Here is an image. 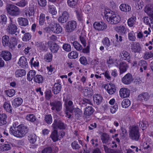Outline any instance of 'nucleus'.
Here are the masks:
<instances>
[{"label":"nucleus","instance_id":"f257e3e1","mask_svg":"<svg viewBox=\"0 0 153 153\" xmlns=\"http://www.w3.org/2000/svg\"><path fill=\"white\" fill-rule=\"evenodd\" d=\"M104 13L107 21L111 24H117L120 21L121 18L120 16L108 9L105 10Z\"/></svg>","mask_w":153,"mask_h":153},{"label":"nucleus","instance_id":"f03ea898","mask_svg":"<svg viewBox=\"0 0 153 153\" xmlns=\"http://www.w3.org/2000/svg\"><path fill=\"white\" fill-rule=\"evenodd\" d=\"M140 134L138 126H133L129 132V137L132 141H138L140 139Z\"/></svg>","mask_w":153,"mask_h":153},{"label":"nucleus","instance_id":"7ed1b4c3","mask_svg":"<svg viewBox=\"0 0 153 153\" xmlns=\"http://www.w3.org/2000/svg\"><path fill=\"white\" fill-rule=\"evenodd\" d=\"M15 136L22 138L25 136L28 131V128L26 126L23 125H20L16 127Z\"/></svg>","mask_w":153,"mask_h":153},{"label":"nucleus","instance_id":"20e7f679","mask_svg":"<svg viewBox=\"0 0 153 153\" xmlns=\"http://www.w3.org/2000/svg\"><path fill=\"white\" fill-rule=\"evenodd\" d=\"M6 9L7 13L11 16H16L19 15L20 13L19 9L14 4H7Z\"/></svg>","mask_w":153,"mask_h":153},{"label":"nucleus","instance_id":"39448f33","mask_svg":"<svg viewBox=\"0 0 153 153\" xmlns=\"http://www.w3.org/2000/svg\"><path fill=\"white\" fill-rule=\"evenodd\" d=\"M10 22L8 25L6 29L7 31L10 34L16 35H17V30L18 29L17 26L14 24L12 21V19H10Z\"/></svg>","mask_w":153,"mask_h":153},{"label":"nucleus","instance_id":"423d86ee","mask_svg":"<svg viewBox=\"0 0 153 153\" xmlns=\"http://www.w3.org/2000/svg\"><path fill=\"white\" fill-rule=\"evenodd\" d=\"M77 26V23L74 20L69 21L65 26L66 32L68 33L71 32L74 30Z\"/></svg>","mask_w":153,"mask_h":153},{"label":"nucleus","instance_id":"0eeeda50","mask_svg":"<svg viewBox=\"0 0 153 153\" xmlns=\"http://www.w3.org/2000/svg\"><path fill=\"white\" fill-rule=\"evenodd\" d=\"M50 105L51 107V109L52 110H55L57 112H59L62 109V103L60 101H56L50 102Z\"/></svg>","mask_w":153,"mask_h":153},{"label":"nucleus","instance_id":"6e6552de","mask_svg":"<svg viewBox=\"0 0 153 153\" xmlns=\"http://www.w3.org/2000/svg\"><path fill=\"white\" fill-rule=\"evenodd\" d=\"M51 30L56 33H59L62 31V28L59 23H52L50 24Z\"/></svg>","mask_w":153,"mask_h":153},{"label":"nucleus","instance_id":"1a4fd4ad","mask_svg":"<svg viewBox=\"0 0 153 153\" xmlns=\"http://www.w3.org/2000/svg\"><path fill=\"white\" fill-rule=\"evenodd\" d=\"M133 76L129 73L126 74L122 79V82L124 84L128 85L131 84L133 81Z\"/></svg>","mask_w":153,"mask_h":153},{"label":"nucleus","instance_id":"9d476101","mask_svg":"<svg viewBox=\"0 0 153 153\" xmlns=\"http://www.w3.org/2000/svg\"><path fill=\"white\" fill-rule=\"evenodd\" d=\"M94 28L98 30H103L107 27L106 24L103 22H95L93 24Z\"/></svg>","mask_w":153,"mask_h":153},{"label":"nucleus","instance_id":"9b49d317","mask_svg":"<svg viewBox=\"0 0 153 153\" xmlns=\"http://www.w3.org/2000/svg\"><path fill=\"white\" fill-rule=\"evenodd\" d=\"M53 126L54 129L58 128L61 129H64L65 128L64 123L59 120H55Z\"/></svg>","mask_w":153,"mask_h":153},{"label":"nucleus","instance_id":"f8f14e48","mask_svg":"<svg viewBox=\"0 0 153 153\" xmlns=\"http://www.w3.org/2000/svg\"><path fill=\"white\" fill-rule=\"evenodd\" d=\"M130 47L132 51L134 53H139L141 51L140 45L138 42H132Z\"/></svg>","mask_w":153,"mask_h":153},{"label":"nucleus","instance_id":"ddd939ff","mask_svg":"<svg viewBox=\"0 0 153 153\" xmlns=\"http://www.w3.org/2000/svg\"><path fill=\"white\" fill-rule=\"evenodd\" d=\"M102 43L107 50L110 51L113 50V47H110L111 43L108 37H105L103 39Z\"/></svg>","mask_w":153,"mask_h":153},{"label":"nucleus","instance_id":"4468645a","mask_svg":"<svg viewBox=\"0 0 153 153\" xmlns=\"http://www.w3.org/2000/svg\"><path fill=\"white\" fill-rule=\"evenodd\" d=\"M94 111V109L91 106H89L85 107L84 113L85 118H89L90 116L93 114Z\"/></svg>","mask_w":153,"mask_h":153},{"label":"nucleus","instance_id":"2eb2a0df","mask_svg":"<svg viewBox=\"0 0 153 153\" xmlns=\"http://www.w3.org/2000/svg\"><path fill=\"white\" fill-rule=\"evenodd\" d=\"M18 63L21 67L24 69L28 67L27 59L24 56H22L20 58Z\"/></svg>","mask_w":153,"mask_h":153},{"label":"nucleus","instance_id":"dca6fc26","mask_svg":"<svg viewBox=\"0 0 153 153\" xmlns=\"http://www.w3.org/2000/svg\"><path fill=\"white\" fill-rule=\"evenodd\" d=\"M118 67L120 70L119 74L120 75L126 71L128 66L126 62H122L120 63Z\"/></svg>","mask_w":153,"mask_h":153},{"label":"nucleus","instance_id":"f3484780","mask_svg":"<svg viewBox=\"0 0 153 153\" xmlns=\"http://www.w3.org/2000/svg\"><path fill=\"white\" fill-rule=\"evenodd\" d=\"M120 57L124 60H126L128 62L130 61L131 56L130 53L127 51L123 50L120 52Z\"/></svg>","mask_w":153,"mask_h":153},{"label":"nucleus","instance_id":"a211bd4d","mask_svg":"<svg viewBox=\"0 0 153 153\" xmlns=\"http://www.w3.org/2000/svg\"><path fill=\"white\" fill-rule=\"evenodd\" d=\"M119 93L120 97L122 98L127 97L130 95L129 90L126 88H121Z\"/></svg>","mask_w":153,"mask_h":153},{"label":"nucleus","instance_id":"6ab92c4d","mask_svg":"<svg viewBox=\"0 0 153 153\" xmlns=\"http://www.w3.org/2000/svg\"><path fill=\"white\" fill-rule=\"evenodd\" d=\"M61 88V84L58 83H55L52 87V91L54 94L57 95L60 93Z\"/></svg>","mask_w":153,"mask_h":153},{"label":"nucleus","instance_id":"aec40b11","mask_svg":"<svg viewBox=\"0 0 153 153\" xmlns=\"http://www.w3.org/2000/svg\"><path fill=\"white\" fill-rule=\"evenodd\" d=\"M93 100L94 103L99 105L102 102L103 97L100 94H94L93 96Z\"/></svg>","mask_w":153,"mask_h":153},{"label":"nucleus","instance_id":"412c9836","mask_svg":"<svg viewBox=\"0 0 153 153\" xmlns=\"http://www.w3.org/2000/svg\"><path fill=\"white\" fill-rule=\"evenodd\" d=\"M69 15L68 13L66 11L63 12L62 16H59L58 19L59 22L62 23L66 22L68 20Z\"/></svg>","mask_w":153,"mask_h":153},{"label":"nucleus","instance_id":"4be33fe9","mask_svg":"<svg viewBox=\"0 0 153 153\" xmlns=\"http://www.w3.org/2000/svg\"><path fill=\"white\" fill-rule=\"evenodd\" d=\"M150 97L148 93L144 92L139 95L138 98L141 101H146L149 99Z\"/></svg>","mask_w":153,"mask_h":153},{"label":"nucleus","instance_id":"5701e85b","mask_svg":"<svg viewBox=\"0 0 153 153\" xmlns=\"http://www.w3.org/2000/svg\"><path fill=\"white\" fill-rule=\"evenodd\" d=\"M0 55L6 61L9 60L12 58L11 53L7 51H2L1 52Z\"/></svg>","mask_w":153,"mask_h":153},{"label":"nucleus","instance_id":"b1692460","mask_svg":"<svg viewBox=\"0 0 153 153\" xmlns=\"http://www.w3.org/2000/svg\"><path fill=\"white\" fill-rule=\"evenodd\" d=\"M23 102L22 99L20 97L15 98L12 101V105L13 108H16L21 105Z\"/></svg>","mask_w":153,"mask_h":153},{"label":"nucleus","instance_id":"393cba45","mask_svg":"<svg viewBox=\"0 0 153 153\" xmlns=\"http://www.w3.org/2000/svg\"><path fill=\"white\" fill-rule=\"evenodd\" d=\"M101 139L103 143L107 144L111 141V139L107 133H103L101 136Z\"/></svg>","mask_w":153,"mask_h":153},{"label":"nucleus","instance_id":"a878e982","mask_svg":"<svg viewBox=\"0 0 153 153\" xmlns=\"http://www.w3.org/2000/svg\"><path fill=\"white\" fill-rule=\"evenodd\" d=\"M72 148L74 149H79L82 146V142L80 140H78V142L76 141L73 142L71 144Z\"/></svg>","mask_w":153,"mask_h":153},{"label":"nucleus","instance_id":"bb28decb","mask_svg":"<svg viewBox=\"0 0 153 153\" xmlns=\"http://www.w3.org/2000/svg\"><path fill=\"white\" fill-rule=\"evenodd\" d=\"M16 38L15 37H12L10 39V41L8 45L9 47L12 50H13L17 44Z\"/></svg>","mask_w":153,"mask_h":153},{"label":"nucleus","instance_id":"cd10ccee","mask_svg":"<svg viewBox=\"0 0 153 153\" xmlns=\"http://www.w3.org/2000/svg\"><path fill=\"white\" fill-rule=\"evenodd\" d=\"M4 109L7 112L12 113V107L11 106L9 101L5 102L3 105Z\"/></svg>","mask_w":153,"mask_h":153},{"label":"nucleus","instance_id":"c85d7f7f","mask_svg":"<svg viewBox=\"0 0 153 153\" xmlns=\"http://www.w3.org/2000/svg\"><path fill=\"white\" fill-rule=\"evenodd\" d=\"M107 90L109 94H113L116 91L115 86L112 83H109L108 85Z\"/></svg>","mask_w":153,"mask_h":153},{"label":"nucleus","instance_id":"c756f323","mask_svg":"<svg viewBox=\"0 0 153 153\" xmlns=\"http://www.w3.org/2000/svg\"><path fill=\"white\" fill-rule=\"evenodd\" d=\"M116 31L120 35L125 34L126 33V28L123 25L117 26L115 29Z\"/></svg>","mask_w":153,"mask_h":153},{"label":"nucleus","instance_id":"7c9ffc66","mask_svg":"<svg viewBox=\"0 0 153 153\" xmlns=\"http://www.w3.org/2000/svg\"><path fill=\"white\" fill-rule=\"evenodd\" d=\"M144 11L148 16L153 13V4L147 5L145 8Z\"/></svg>","mask_w":153,"mask_h":153},{"label":"nucleus","instance_id":"2f4dec72","mask_svg":"<svg viewBox=\"0 0 153 153\" xmlns=\"http://www.w3.org/2000/svg\"><path fill=\"white\" fill-rule=\"evenodd\" d=\"M7 21V18L6 16L4 15L0 16V28H3L4 25L6 24Z\"/></svg>","mask_w":153,"mask_h":153},{"label":"nucleus","instance_id":"473e14b6","mask_svg":"<svg viewBox=\"0 0 153 153\" xmlns=\"http://www.w3.org/2000/svg\"><path fill=\"white\" fill-rule=\"evenodd\" d=\"M18 21L20 25L26 26L28 25V20L25 18L20 17L18 19Z\"/></svg>","mask_w":153,"mask_h":153},{"label":"nucleus","instance_id":"72a5a7b5","mask_svg":"<svg viewBox=\"0 0 153 153\" xmlns=\"http://www.w3.org/2000/svg\"><path fill=\"white\" fill-rule=\"evenodd\" d=\"M50 49L51 51L53 53H57L59 50V46L56 43L51 44L50 45Z\"/></svg>","mask_w":153,"mask_h":153},{"label":"nucleus","instance_id":"f704fd0d","mask_svg":"<svg viewBox=\"0 0 153 153\" xmlns=\"http://www.w3.org/2000/svg\"><path fill=\"white\" fill-rule=\"evenodd\" d=\"M59 136L58 135L57 131L54 130L51 133V137L54 142L57 141L59 139Z\"/></svg>","mask_w":153,"mask_h":153},{"label":"nucleus","instance_id":"c9c22d12","mask_svg":"<svg viewBox=\"0 0 153 153\" xmlns=\"http://www.w3.org/2000/svg\"><path fill=\"white\" fill-rule=\"evenodd\" d=\"M120 9L122 11L126 12H129L131 10V7L127 4H122L120 6Z\"/></svg>","mask_w":153,"mask_h":153},{"label":"nucleus","instance_id":"e433bc0d","mask_svg":"<svg viewBox=\"0 0 153 153\" xmlns=\"http://www.w3.org/2000/svg\"><path fill=\"white\" fill-rule=\"evenodd\" d=\"M33 81L36 83H42L43 82L44 78L41 75L37 74L34 77Z\"/></svg>","mask_w":153,"mask_h":153},{"label":"nucleus","instance_id":"4c0bfd02","mask_svg":"<svg viewBox=\"0 0 153 153\" xmlns=\"http://www.w3.org/2000/svg\"><path fill=\"white\" fill-rule=\"evenodd\" d=\"M28 139L30 143L33 144L36 141L37 137L34 134H29L28 137Z\"/></svg>","mask_w":153,"mask_h":153},{"label":"nucleus","instance_id":"58836bf2","mask_svg":"<svg viewBox=\"0 0 153 153\" xmlns=\"http://www.w3.org/2000/svg\"><path fill=\"white\" fill-rule=\"evenodd\" d=\"M7 115L5 114H0V126L5 124L7 123Z\"/></svg>","mask_w":153,"mask_h":153},{"label":"nucleus","instance_id":"ea45409f","mask_svg":"<svg viewBox=\"0 0 153 153\" xmlns=\"http://www.w3.org/2000/svg\"><path fill=\"white\" fill-rule=\"evenodd\" d=\"M36 74L35 71L34 70H31L27 74V79L29 81H30L34 78Z\"/></svg>","mask_w":153,"mask_h":153},{"label":"nucleus","instance_id":"a19ab883","mask_svg":"<svg viewBox=\"0 0 153 153\" xmlns=\"http://www.w3.org/2000/svg\"><path fill=\"white\" fill-rule=\"evenodd\" d=\"M66 108L68 111H69L71 113L72 112L74 108L73 102L69 100L68 101V103L66 105Z\"/></svg>","mask_w":153,"mask_h":153},{"label":"nucleus","instance_id":"79ce46f5","mask_svg":"<svg viewBox=\"0 0 153 153\" xmlns=\"http://www.w3.org/2000/svg\"><path fill=\"white\" fill-rule=\"evenodd\" d=\"M15 74L16 77H18L25 75L26 74V72L24 69H18L16 71Z\"/></svg>","mask_w":153,"mask_h":153},{"label":"nucleus","instance_id":"37998d69","mask_svg":"<svg viewBox=\"0 0 153 153\" xmlns=\"http://www.w3.org/2000/svg\"><path fill=\"white\" fill-rule=\"evenodd\" d=\"M136 18L133 16L129 19L128 20V25L130 27H133L136 22Z\"/></svg>","mask_w":153,"mask_h":153},{"label":"nucleus","instance_id":"c03bdc74","mask_svg":"<svg viewBox=\"0 0 153 153\" xmlns=\"http://www.w3.org/2000/svg\"><path fill=\"white\" fill-rule=\"evenodd\" d=\"M9 37L7 35L3 36L2 38V43L3 46H7L9 45L10 42Z\"/></svg>","mask_w":153,"mask_h":153},{"label":"nucleus","instance_id":"a18cd8bd","mask_svg":"<svg viewBox=\"0 0 153 153\" xmlns=\"http://www.w3.org/2000/svg\"><path fill=\"white\" fill-rule=\"evenodd\" d=\"M52 53H47L44 56V60L47 62H50L52 60Z\"/></svg>","mask_w":153,"mask_h":153},{"label":"nucleus","instance_id":"49530a36","mask_svg":"<svg viewBox=\"0 0 153 153\" xmlns=\"http://www.w3.org/2000/svg\"><path fill=\"white\" fill-rule=\"evenodd\" d=\"M78 0H68V5L71 8H74L77 4Z\"/></svg>","mask_w":153,"mask_h":153},{"label":"nucleus","instance_id":"de8ad7c7","mask_svg":"<svg viewBox=\"0 0 153 153\" xmlns=\"http://www.w3.org/2000/svg\"><path fill=\"white\" fill-rule=\"evenodd\" d=\"M48 9L49 12L51 13L53 16L55 15L57 13L55 7L53 5H48Z\"/></svg>","mask_w":153,"mask_h":153},{"label":"nucleus","instance_id":"09e8293b","mask_svg":"<svg viewBox=\"0 0 153 153\" xmlns=\"http://www.w3.org/2000/svg\"><path fill=\"white\" fill-rule=\"evenodd\" d=\"M78 53L76 51H72L68 54V56L71 59H75L78 57Z\"/></svg>","mask_w":153,"mask_h":153},{"label":"nucleus","instance_id":"8fccbe9b","mask_svg":"<svg viewBox=\"0 0 153 153\" xmlns=\"http://www.w3.org/2000/svg\"><path fill=\"white\" fill-rule=\"evenodd\" d=\"M121 104L123 108H126L130 105V102L128 99H126L123 100Z\"/></svg>","mask_w":153,"mask_h":153},{"label":"nucleus","instance_id":"3c124183","mask_svg":"<svg viewBox=\"0 0 153 153\" xmlns=\"http://www.w3.org/2000/svg\"><path fill=\"white\" fill-rule=\"evenodd\" d=\"M139 126L140 127L142 128L143 130L145 129L148 126V122L145 120L140 121L139 123Z\"/></svg>","mask_w":153,"mask_h":153},{"label":"nucleus","instance_id":"603ef678","mask_svg":"<svg viewBox=\"0 0 153 153\" xmlns=\"http://www.w3.org/2000/svg\"><path fill=\"white\" fill-rule=\"evenodd\" d=\"M26 119L31 122H34L36 120L35 116L32 114H30L27 115L26 117Z\"/></svg>","mask_w":153,"mask_h":153},{"label":"nucleus","instance_id":"864d4df0","mask_svg":"<svg viewBox=\"0 0 153 153\" xmlns=\"http://www.w3.org/2000/svg\"><path fill=\"white\" fill-rule=\"evenodd\" d=\"M152 57H153V52L152 51L146 52L144 54L143 58L145 59H148Z\"/></svg>","mask_w":153,"mask_h":153},{"label":"nucleus","instance_id":"5fc2aeb1","mask_svg":"<svg viewBox=\"0 0 153 153\" xmlns=\"http://www.w3.org/2000/svg\"><path fill=\"white\" fill-rule=\"evenodd\" d=\"M45 120L48 124H51L52 122V117L51 114L46 115L45 117Z\"/></svg>","mask_w":153,"mask_h":153},{"label":"nucleus","instance_id":"6e6d98bb","mask_svg":"<svg viewBox=\"0 0 153 153\" xmlns=\"http://www.w3.org/2000/svg\"><path fill=\"white\" fill-rule=\"evenodd\" d=\"M74 112L75 116L77 119H78L80 117H81L82 111L79 108H76L74 110Z\"/></svg>","mask_w":153,"mask_h":153},{"label":"nucleus","instance_id":"4d7b16f0","mask_svg":"<svg viewBox=\"0 0 153 153\" xmlns=\"http://www.w3.org/2000/svg\"><path fill=\"white\" fill-rule=\"evenodd\" d=\"M138 65L140 67L143 68L144 70H145L146 69L147 63L146 61L141 60L139 62Z\"/></svg>","mask_w":153,"mask_h":153},{"label":"nucleus","instance_id":"13d9d810","mask_svg":"<svg viewBox=\"0 0 153 153\" xmlns=\"http://www.w3.org/2000/svg\"><path fill=\"white\" fill-rule=\"evenodd\" d=\"M72 43L74 47L76 50L80 51L82 50V46L77 42H74Z\"/></svg>","mask_w":153,"mask_h":153},{"label":"nucleus","instance_id":"bf43d9fd","mask_svg":"<svg viewBox=\"0 0 153 153\" xmlns=\"http://www.w3.org/2000/svg\"><path fill=\"white\" fill-rule=\"evenodd\" d=\"M10 145L7 143L2 145V146H1L0 149L1 151H4L9 150L10 149Z\"/></svg>","mask_w":153,"mask_h":153},{"label":"nucleus","instance_id":"052dcab7","mask_svg":"<svg viewBox=\"0 0 153 153\" xmlns=\"http://www.w3.org/2000/svg\"><path fill=\"white\" fill-rule=\"evenodd\" d=\"M45 99L48 100H49L52 96L51 91L50 90H46L45 92Z\"/></svg>","mask_w":153,"mask_h":153},{"label":"nucleus","instance_id":"680f3d73","mask_svg":"<svg viewBox=\"0 0 153 153\" xmlns=\"http://www.w3.org/2000/svg\"><path fill=\"white\" fill-rule=\"evenodd\" d=\"M45 15L44 14L41 13L40 15L39 19V25H43L45 21Z\"/></svg>","mask_w":153,"mask_h":153},{"label":"nucleus","instance_id":"e2e57ef3","mask_svg":"<svg viewBox=\"0 0 153 153\" xmlns=\"http://www.w3.org/2000/svg\"><path fill=\"white\" fill-rule=\"evenodd\" d=\"M150 144L149 143H144L143 146V150L144 151L146 152L151 149V147L150 146Z\"/></svg>","mask_w":153,"mask_h":153},{"label":"nucleus","instance_id":"0e129e2a","mask_svg":"<svg viewBox=\"0 0 153 153\" xmlns=\"http://www.w3.org/2000/svg\"><path fill=\"white\" fill-rule=\"evenodd\" d=\"M7 95L9 97H13L15 94V91L13 89H9L5 91Z\"/></svg>","mask_w":153,"mask_h":153},{"label":"nucleus","instance_id":"69168bd1","mask_svg":"<svg viewBox=\"0 0 153 153\" xmlns=\"http://www.w3.org/2000/svg\"><path fill=\"white\" fill-rule=\"evenodd\" d=\"M31 38V36L30 34L29 33H27L24 35L22 39L23 41L27 42Z\"/></svg>","mask_w":153,"mask_h":153},{"label":"nucleus","instance_id":"338daca9","mask_svg":"<svg viewBox=\"0 0 153 153\" xmlns=\"http://www.w3.org/2000/svg\"><path fill=\"white\" fill-rule=\"evenodd\" d=\"M128 39L131 41H134L135 40L136 37L133 31L130 32L128 34Z\"/></svg>","mask_w":153,"mask_h":153},{"label":"nucleus","instance_id":"774afa93","mask_svg":"<svg viewBox=\"0 0 153 153\" xmlns=\"http://www.w3.org/2000/svg\"><path fill=\"white\" fill-rule=\"evenodd\" d=\"M52 150L51 147H45L42 151V153H52Z\"/></svg>","mask_w":153,"mask_h":153}]
</instances>
